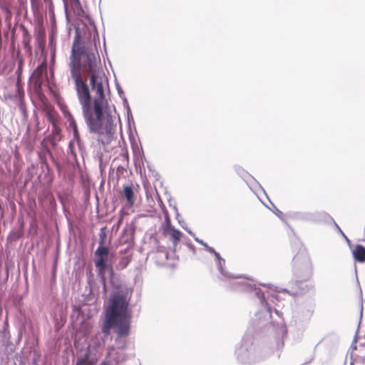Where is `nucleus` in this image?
I'll use <instances>...</instances> for the list:
<instances>
[{
	"label": "nucleus",
	"instance_id": "4be33fe9",
	"mask_svg": "<svg viewBox=\"0 0 365 365\" xmlns=\"http://www.w3.org/2000/svg\"><path fill=\"white\" fill-rule=\"evenodd\" d=\"M122 220H123V218H122V217H120V218L118 220V222H117V224H116L117 228H118V227L120 226V225H121V223H122Z\"/></svg>",
	"mask_w": 365,
	"mask_h": 365
},
{
	"label": "nucleus",
	"instance_id": "ddd939ff",
	"mask_svg": "<svg viewBox=\"0 0 365 365\" xmlns=\"http://www.w3.org/2000/svg\"><path fill=\"white\" fill-rule=\"evenodd\" d=\"M131 259H132L131 255H127V256L122 257L120 259V260L117 264V269H125L128 265L130 262L131 261Z\"/></svg>",
	"mask_w": 365,
	"mask_h": 365
},
{
	"label": "nucleus",
	"instance_id": "7ed1b4c3",
	"mask_svg": "<svg viewBox=\"0 0 365 365\" xmlns=\"http://www.w3.org/2000/svg\"><path fill=\"white\" fill-rule=\"evenodd\" d=\"M106 234H100L99 246L94 252V263L98 269V275L103 282L104 289H106V271L108 268V255L109 249L104 245Z\"/></svg>",
	"mask_w": 365,
	"mask_h": 365
},
{
	"label": "nucleus",
	"instance_id": "2eb2a0df",
	"mask_svg": "<svg viewBox=\"0 0 365 365\" xmlns=\"http://www.w3.org/2000/svg\"><path fill=\"white\" fill-rule=\"evenodd\" d=\"M33 10L37 11L40 6L41 0H30Z\"/></svg>",
	"mask_w": 365,
	"mask_h": 365
},
{
	"label": "nucleus",
	"instance_id": "f3484780",
	"mask_svg": "<svg viewBox=\"0 0 365 365\" xmlns=\"http://www.w3.org/2000/svg\"><path fill=\"white\" fill-rule=\"evenodd\" d=\"M155 254L156 257H158V255H163L165 259L168 258V252L165 251H157Z\"/></svg>",
	"mask_w": 365,
	"mask_h": 365
},
{
	"label": "nucleus",
	"instance_id": "aec40b11",
	"mask_svg": "<svg viewBox=\"0 0 365 365\" xmlns=\"http://www.w3.org/2000/svg\"><path fill=\"white\" fill-rule=\"evenodd\" d=\"M207 250L209 252H210V253H212V254H213V255L215 254V252H216V251H215L212 247H207Z\"/></svg>",
	"mask_w": 365,
	"mask_h": 365
},
{
	"label": "nucleus",
	"instance_id": "f257e3e1",
	"mask_svg": "<svg viewBox=\"0 0 365 365\" xmlns=\"http://www.w3.org/2000/svg\"><path fill=\"white\" fill-rule=\"evenodd\" d=\"M68 67L88 129L110 137L115 132V125L104 115L108 103L100 77L103 72L101 59L98 55L85 51L78 34L74 38Z\"/></svg>",
	"mask_w": 365,
	"mask_h": 365
},
{
	"label": "nucleus",
	"instance_id": "20e7f679",
	"mask_svg": "<svg viewBox=\"0 0 365 365\" xmlns=\"http://www.w3.org/2000/svg\"><path fill=\"white\" fill-rule=\"evenodd\" d=\"M163 235L165 237H168L175 246L179 243L182 236V233L171 225L169 219L166 220V225L163 229Z\"/></svg>",
	"mask_w": 365,
	"mask_h": 365
},
{
	"label": "nucleus",
	"instance_id": "dca6fc26",
	"mask_svg": "<svg viewBox=\"0 0 365 365\" xmlns=\"http://www.w3.org/2000/svg\"><path fill=\"white\" fill-rule=\"evenodd\" d=\"M76 365H92L91 361L87 359H82L77 361Z\"/></svg>",
	"mask_w": 365,
	"mask_h": 365
},
{
	"label": "nucleus",
	"instance_id": "39448f33",
	"mask_svg": "<svg viewBox=\"0 0 365 365\" xmlns=\"http://www.w3.org/2000/svg\"><path fill=\"white\" fill-rule=\"evenodd\" d=\"M43 111L46 113L47 120L51 123L53 130H59L58 125L59 116L53 106L48 103L44 104Z\"/></svg>",
	"mask_w": 365,
	"mask_h": 365
},
{
	"label": "nucleus",
	"instance_id": "4468645a",
	"mask_svg": "<svg viewBox=\"0 0 365 365\" xmlns=\"http://www.w3.org/2000/svg\"><path fill=\"white\" fill-rule=\"evenodd\" d=\"M16 91H17L19 98L20 99L23 98L24 96V91L23 83H22L20 78H18V79H17Z\"/></svg>",
	"mask_w": 365,
	"mask_h": 365
},
{
	"label": "nucleus",
	"instance_id": "423d86ee",
	"mask_svg": "<svg viewBox=\"0 0 365 365\" xmlns=\"http://www.w3.org/2000/svg\"><path fill=\"white\" fill-rule=\"evenodd\" d=\"M66 10L70 9L78 17H83L85 12L81 6L80 0H63Z\"/></svg>",
	"mask_w": 365,
	"mask_h": 365
},
{
	"label": "nucleus",
	"instance_id": "9b49d317",
	"mask_svg": "<svg viewBox=\"0 0 365 365\" xmlns=\"http://www.w3.org/2000/svg\"><path fill=\"white\" fill-rule=\"evenodd\" d=\"M43 67L41 66H38L34 71L33 76L35 80V85L38 87L41 86L42 83V74H43Z\"/></svg>",
	"mask_w": 365,
	"mask_h": 365
},
{
	"label": "nucleus",
	"instance_id": "6ab92c4d",
	"mask_svg": "<svg viewBox=\"0 0 365 365\" xmlns=\"http://www.w3.org/2000/svg\"><path fill=\"white\" fill-rule=\"evenodd\" d=\"M274 213L279 217H282V216L284 215L283 212L280 210H279L278 209H276V211L274 212Z\"/></svg>",
	"mask_w": 365,
	"mask_h": 365
},
{
	"label": "nucleus",
	"instance_id": "0eeeda50",
	"mask_svg": "<svg viewBox=\"0 0 365 365\" xmlns=\"http://www.w3.org/2000/svg\"><path fill=\"white\" fill-rule=\"evenodd\" d=\"M122 195L126 200L127 206L128 207H133L135 200L133 185L132 184L123 185Z\"/></svg>",
	"mask_w": 365,
	"mask_h": 365
},
{
	"label": "nucleus",
	"instance_id": "f03ea898",
	"mask_svg": "<svg viewBox=\"0 0 365 365\" xmlns=\"http://www.w3.org/2000/svg\"><path fill=\"white\" fill-rule=\"evenodd\" d=\"M131 292L118 291L111 294L104 310V322L102 331L106 335L110 334L112 328L120 337L130 334L133 312L130 307Z\"/></svg>",
	"mask_w": 365,
	"mask_h": 365
},
{
	"label": "nucleus",
	"instance_id": "412c9836",
	"mask_svg": "<svg viewBox=\"0 0 365 365\" xmlns=\"http://www.w3.org/2000/svg\"><path fill=\"white\" fill-rule=\"evenodd\" d=\"M214 255L215 256L216 259H217L218 260H222L224 261V259H222L220 255V254L218 252H215Z\"/></svg>",
	"mask_w": 365,
	"mask_h": 365
},
{
	"label": "nucleus",
	"instance_id": "1a4fd4ad",
	"mask_svg": "<svg viewBox=\"0 0 365 365\" xmlns=\"http://www.w3.org/2000/svg\"><path fill=\"white\" fill-rule=\"evenodd\" d=\"M353 257L356 262H365V247L361 245H356L351 250Z\"/></svg>",
	"mask_w": 365,
	"mask_h": 365
},
{
	"label": "nucleus",
	"instance_id": "9d476101",
	"mask_svg": "<svg viewBox=\"0 0 365 365\" xmlns=\"http://www.w3.org/2000/svg\"><path fill=\"white\" fill-rule=\"evenodd\" d=\"M31 41V36H30L28 30L25 27H23L22 43H23L24 48L29 53H31V49H32L31 46L30 45Z\"/></svg>",
	"mask_w": 365,
	"mask_h": 365
},
{
	"label": "nucleus",
	"instance_id": "a211bd4d",
	"mask_svg": "<svg viewBox=\"0 0 365 365\" xmlns=\"http://www.w3.org/2000/svg\"><path fill=\"white\" fill-rule=\"evenodd\" d=\"M62 112L63 113L64 115L68 119V113H70L66 107V108H62Z\"/></svg>",
	"mask_w": 365,
	"mask_h": 365
},
{
	"label": "nucleus",
	"instance_id": "5701e85b",
	"mask_svg": "<svg viewBox=\"0 0 365 365\" xmlns=\"http://www.w3.org/2000/svg\"><path fill=\"white\" fill-rule=\"evenodd\" d=\"M115 350V348L113 346H110L108 348V354H111V351H114Z\"/></svg>",
	"mask_w": 365,
	"mask_h": 365
},
{
	"label": "nucleus",
	"instance_id": "6e6552de",
	"mask_svg": "<svg viewBox=\"0 0 365 365\" xmlns=\"http://www.w3.org/2000/svg\"><path fill=\"white\" fill-rule=\"evenodd\" d=\"M135 227L133 225H127L121 237V242L131 244L134 241Z\"/></svg>",
	"mask_w": 365,
	"mask_h": 365
},
{
	"label": "nucleus",
	"instance_id": "f8f14e48",
	"mask_svg": "<svg viewBox=\"0 0 365 365\" xmlns=\"http://www.w3.org/2000/svg\"><path fill=\"white\" fill-rule=\"evenodd\" d=\"M68 114L69 125L73 128V135H74L75 138L78 139L79 137V134H78V127H77L76 122L71 113H68Z\"/></svg>",
	"mask_w": 365,
	"mask_h": 365
},
{
	"label": "nucleus",
	"instance_id": "b1692460",
	"mask_svg": "<svg viewBox=\"0 0 365 365\" xmlns=\"http://www.w3.org/2000/svg\"><path fill=\"white\" fill-rule=\"evenodd\" d=\"M60 131H61L60 128H59V130H53V133H58Z\"/></svg>",
	"mask_w": 365,
	"mask_h": 365
}]
</instances>
